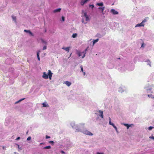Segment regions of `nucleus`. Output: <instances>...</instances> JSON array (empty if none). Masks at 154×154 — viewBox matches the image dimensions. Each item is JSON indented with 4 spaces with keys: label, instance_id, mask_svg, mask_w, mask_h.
<instances>
[{
    "label": "nucleus",
    "instance_id": "nucleus-22",
    "mask_svg": "<svg viewBox=\"0 0 154 154\" xmlns=\"http://www.w3.org/2000/svg\"><path fill=\"white\" fill-rule=\"evenodd\" d=\"M42 105L43 107H48V105L45 103H42Z\"/></svg>",
    "mask_w": 154,
    "mask_h": 154
},
{
    "label": "nucleus",
    "instance_id": "nucleus-1",
    "mask_svg": "<svg viewBox=\"0 0 154 154\" xmlns=\"http://www.w3.org/2000/svg\"><path fill=\"white\" fill-rule=\"evenodd\" d=\"M77 53L79 57L82 56V58H83L85 56V55L86 53V52H81L79 51H77Z\"/></svg>",
    "mask_w": 154,
    "mask_h": 154
},
{
    "label": "nucleus",
    "instance_id": "nucleus-6",
    "mask_svg": "<svg viewBox=\"0 0 154 154\" xmlns=\"http://www.w3.org/2000/svg\"><path fill=\"white\" fill-rule=\"evenodd\" d=\"M144 26V24L143 23L141 22L140 23H138L135 26V27L139 26Z\"/></svg>",
    "mask_w": 154,
    "mask_h": 154
},
{
    "label": "nucleus",
    "instance_id": "nucleus-14",
    "mask_svg": "<svg viewBox=\"0 0 154 154\" xmlns=\"http://www.w3.org/2000/svg\"><path fill=\"white\" fill-rule=\"evenodd\" d=\"M96 5L99 6H103V2H101L100 3H97Z\"/></svg>",
    "mask_w": 154,
    "mask_h": 154
},
{
    "label": "nucleus",
    "instance_id": "nucleus-44",
    "mask_svg": "<svg viewBox=\"0 0 154 154\" xmlns=\"http://www.w3.org/2000/svg\"><path fill=\"white\" fill-rule=\"evenodd\" d=\"M109 121H111V118L110 117H109Z\"/></svg>",
    "mask_w": 154,
    "mask_h": 154
},
{
    "label": "nucleus",
    "instance_id": "nucleus-46",
    "mask_svg": "<svg viewBox=\"0 0 154 154\" xmlns=\"http://www.w3.org/2000/svg\"><path fill=\"white\" fill-rule=\"evenodd\" d=\"M87 49H86L85 50V52L87 51Z\"/></svg>",
    "mask_w": 154,
    "mask_h": 154
},
{
    "label": "nucleus",
    "instance_id": "nucleus-13",
    "mask_svg": "<svg viewBox=\"0 0 154 154\" xmlns=\"http://www.w3.org/2000/svg\"><path fill=\"white\" fill-rule=\"evenodd\" d=\"M65 82L66 85L68 86H69L71 85V82L67 81Z\"/></svg>",
    "mask_w": 154,
    "mask_h": 154
},
{
    "label": "nucleus",
    "instance_id": "nucleus-17",
    "mask_svg": "<svg viewBox=\"0 0 154 154\" xmlns=\"http://www.w3.org/2000/svg\"><path fill=\"white\" fill-rule=\"evenodd\" d=\"M147 96H148V97L149 98H152L154 99V97L152 94H148L147 95Z\"/></svg>",
    "mask_w": 154,
    "mask_h": 154
},
{
    "label": "nucleus",
    "instance_id": "nucleus-21",
    "mask_svg": "<svg viewBox=\"0 0 154 154\" xmlns=\"http://www.w3.org/2000/svg\"><path fill=\"white\" fill-rule=\"evenodd\" d=\"M77 36V34L76 33L73 34L72 36V37L75 38Z\"/></svg>",
    "mask_w": 154,
    "mask_h": 154
},
{
    "label": "nucleus",
    "instance_id": "nucleus-35",
    "mask_svg": "<svg viewBox=\"0 0 154 154\" xmlns=\"http://www.w3.org/2000/svg\"><path fill=\"white\" fill-rule=\"evenodd\" d=\"M109 125H111L112 126V124H114L112 123L111 121H109Z\"/></svg>",
    "mask_w": 154,
    "mask_h": 154
},
{
    "label": "nucleus",
    "instance_id": "nucleus-18",
    "mask_svg": "<svg viewBox=\"0 0 154 154\" xmlns=\"http://www.w3.org/2000/svg\"><path fill=\"white\" fill-rule=\"evenodd\" d=\"M124 125L127 127V129H128L130 127V125H129L128 124H124Z\"/></svg>",
    "mask_w": 154,
    "mask_h": 154
},
{
    "label": "nucleus",
    "instance_id": "nucleus-15",
    "mask_svg": "<svg viewBox=\"0 0 154 154\" xmlns=\"http://www.w3.org/2000/svg\"><path fill=\"white\" fill-rule=\"evenodd\" d=\"M98 40H99V39H95V40H94L93 41V45H94V44H95V43L96 42H97L98 41Z\"/></svg>",
    "mask_w": 154,
    "mask_h": 154
},
{
    "label": "nucleus",
    "instance_id": "nucleus-41",
    "mask_svg": "<svg viewBox=\"0 0 154 154\" xmlns=\"http://www.w3.org/2000/svg\"><path fill=\"white\" fill-rule=\"evenodd\" d=\"M61 152L63 153V154H65V152H64V151L62 150L61 151Z\"/></svg>",
    "mask_w": 154,
    "mask_h": 154
},
{
    "label": "nucleus",
    "instance_id": "nucleus-11",
    "mask_svg": "<svg viewBox=\"0 0 154 154\" xmlns=\"http://www.w3.org/2000/svg\"><path fill=\"white\" fill-rule=\"evenodd\" d=\"M87 1V0H82L81 2V4L82 5H83L85 3H86Z\"/></svg>",
    "mask_w": 154,
    "mask_h": 154
},
{
    "label": "nucleus",
    "instance_id": "nucleus-10",
    "mask_svg": "<svg viewBox=\"0 0 154 154\" xmlns=\"http://www.w3.org/2000/svg\"><path fill=\"white\" fill-rule=\"evenodd\" d=\"M61 10V9L60 8H59L58 9H56L53 11L54 13H56L57 12H59Z\"/></svg>",
    "mask_w": 154,
    "mask_h": 154
},
{
    "label": "nucleus",
    "instance_id": "nucleus-45",
    "mask_svg": "<svg viewBox=\"0 0 154 154\" xmlns=\"http://www.w3.org/2000/svg\"><path fill=\"white\" fill-rule=\"evenodd\" d=\"M83 72V75H85V72Z\"/></svg>",
    "mask_w": 154,
    "mask_h": 154
},
{
    "label": "nucleus",
    "instance_id": "nucleus-31",
    "mask_svg": "<svg viewBox=\"0 0 154 154\" xmlns=\"http://www.w3.org/2000/svg\"><path fill=\"white\" fill-rule=\"evenodd\" d=\"M50 137H51L50 136H48V135H46L45 136V138L46 139L50 138Z\"/></svg>",
    "mask_w": 154,
    "mask_h": 154
},
{
    "label": "nucleus",
    "instance_id": "nucleus-20",
    "mask_svg": "<svg viewBox=\"0 0 154 154\" xmlns=\"http://www.w3.org/2000/svg\"><path fill=\"white\" fill-rule=\"evenodd\" d=\"M40 52V50H39V51H38L37 52V58L40 57L39 56V54Z\"/></svg>",
    "mask_w": 154,
    "mask_h": 154
},
{
    "label": "nucleus",
    "instance_id": "nucleus-30",
    "mask_svg": "<svg viewBox=\"0 0 154 154\" xmlns=\"http://www.w3.org/2000/svg\"><path fill=\"white\" fill-rule=\"evenodd\" d=\"M31 137H29L27 138V140H31Z\"/></svg>",
    "mask_w": 154,
    "mask_h": 154
},
{
    "label": "nucleus",
    "instance_id": "nucleus-7",
    "mask_svg": "<svg viewBox=\"0 0 154 154\" xmlns=\"http://www.w3.org/2000/svg\"><path fill=\"white\" fill-rule=\"evenodd\" d=\"M24 31L28 33L32 36H33V34L29 30H24Z\"/></svg>",
    "mask_w": 154,
    "mask_h": 154
},
{
    "label": "nucleus",
    "instance_id": "nucleus-32",
    "mask_svg": "<svg viewBox=\"0 0 154 154\" xmlns=\"http://www.w3.org/2000/svg\"><path fill=\"white\" fill-rule=\"evenodd\" d=\"M46 48H47L46 46H45L43 47V50H45L46 49Z\"/></svg>",
    "mask_w": 154,
    "mask_h": 154
},
{
    "label": "nucleus",
    "instance_id": "nucleus-50",
    "mask_svg": "<svg viewBox=\"0 0 154 154\" xmlns=\"http://www.w3.org/2000/svg\"><path fill=\"white\" fill-rule=\"evenodd\" d=\"M143 44H142V46H143Z\"/></svg>",
    "mask_w": 154,
    "mask_h": 154
},
{
    "label": "nucleus",
    "instance_id": "nucleus-25",
    "mask_svg": "<svg viewBox=\"0 0 154 154\" xmlns=\"http://www.w3.org/2000/svg\"><path fill=\"white\" fill-rule=\"evenodd\" d=\"M89 7H90L91 8V9H92L94 8V5H89Z\"/></svg>",
    "mask_w": 154,
    "mask_h": 154
},
{
    "label": "nucleus",
    "instance_id": "nucleus-34",
    "mask_svg": "<svg viewBox=\"0 0 154 154\" xmlns=\"http://www.w3.org/2000/svg\"><path fill=\"white\" fill-rule=\"evenodd\" d=\"M80 67H81V71L82 72H83V68L82 66H81Z\"/></svg>",
    "mask_w": 154,
    "mask_h": 154
},
{
    "label": "nucleus",
    "instance_id": "nucleus-3",
    "mask_svg": "<svg viewBox=\"0 0 154 154\" xmlns=\"http://www.w3.org/2000/svg\"><path fill=\"white\" fill-rule=\"evenodd\" d=\"M42 77L45 79H47L48 78V75L46 74L45 72H44L43 73V75H42Z\"/></svg>",
    "mask_w": 154,
    "mask_h": 154
},
{
    "label": "nucleus",
    "instance_id": "nucleus-12",
    "mask_svg": "<svg viewBox=\"0 0 154 154\" xmlns=\"http://www.w3.org/2000/svg\"><path fill=\"white\" fill-rule=\"evenodd\" d=\"M99 112L100 113V116L102 118H103V111H102L101 110H99Z\"/></svg>",
    "mask_w": 154,
    "mask_h": 154
},
{
    "label": "nucleus",
    "instance_id": "nucleus-28",
    "mask_svg": "<svg viewBox=\"0 0 154 154\" xmlns=\"http://www.w3.org/2000/svg\"><path fill=\"white\" fill-rule=\"evenodd\" d=\"M49 143H51L52 145L54 144V142L52 141H50L49 142Z\"/></svg>",
    "mask_w": 154,
    "mask_h": 154
},
{
    "label": "nucleus",
    "instance_id": "nucleus-47",
    "mask_svg": "<svg viewBox=\"0 0 154 154\" xmlns=\"http://www.w3.org/2000/svg\"><path fill=\"white\" fill-rule=\"evenodd\" d=\"M42 144H43V143H40V145H42Z\"/></svg>",
    "mask_w": 154,
    "mask_h": 154
},
{
    "label": "nucleus",
    "instance_id": "nucleus-40",
    "mask_svg": "<svg viewBox=\"0 0 154 154\" xmlns=\"http://www.w3.org/2000/svg\"><path fill=\"white\" fill-rule=\"evenodd\" d=\"M130 125V127H132L133 126H134V125L133 124H131V125Z\"/></svg>",
    "mask_w": 154,
    "mask_h": 154
},
{
    "label": "nucleus",
    "instance_id": "nucleus-9",
    "mask_svg": "<svg viewBox=\"0 0 154 154\" xmlns=\"http://www.w3.org/2000/svg\"><path fill=\"white\" fill-rule=\"evenodd\" d=\"M105 7H99L98 8V9H99L101 10L102 13L103 14V11L105 9Z\"/></svg>",
    "mask_w": 154,
    "mask_h": 154
},
{
    "label": "nucleus",
    "instance_id": "nucleus-27",
    "mask_svg": "<svg viewBox=\"0 0 154 154\" xmlns=\"http://www.w3.org/2000/svg\"><path fill=\"white\" fill-rule=\"evenodd\" d=\"M12 18L13 20L15 21V22H16V18L15 17L12 16Z\"/></svg>",
    "mask_w": 154,
    "mask_h": 154
},
{
    "label": "nucleus",
    "instance_id": "nucleus-49",
    "mask_svg": "<svg viewBox=\"0 0 154 154\" xmlns=\"http://www.w3.org/2000/svg\"><path fill=\"white\" fill-rule=\"evenodd\" d=\"M118 59H120V58H119Z\"/></svg>",
    "mask_w": 154,
    "mask_h": 154
},
{
    "label": "nucleus",
    "instance_id": "nucleus-37",
    "mask_svg": "<svg viewBox=\"0 0 154 154\" xmlns=\"http://www.w3.org/2000/svg\"><path fill=\"white\" fill-rule=\"evenodd\" d=\"M146 20L144 19V20H143V21H142V23H144L145 22H146Z\"/></svg>",
    "mask_w": 154,
    "mask_h": 154
},
{
    "label": "nucleus",
    "instance_id": "nucleus-2",
    "mask_svg": "<svg viewBox=\"0 0 154 154\" xmlns=\"http://www.w3.org/2000/svg\"><path fill=\"white\" fill-rule=\"evenodd\" d=\"M84 133L87 135L91 136L93 135V134L91 132L88 130H85L84 131Z\"/></svg>",
    "mask_w": 154,
    "mask_h": 154
},
{
    "label": "nucleus",
    "instance_id": "nucleus-16",
    "mask_svg": "<svg viewBox=\"0 0 154 154\" xmlns=\"http://www.w3.org/2000/svg\"><path fill=\"white\" fill-rule=\"evenodd\" d=\"M51 148V147L50 146H46L43 148L44 149H49Z\"/></svg>",
    "mask_w": 154,
    "mask_h": 154
},
{
    "label": "nucleus",
    "instance_id": "nucleus-33",
    "mask_svg": "<svg viewBox=\"0 0 154 154\" xmlns=\"http://www.w3.org/2000/svg\"><path fill=\"white\" fill-rule=\"evenodd\" d=\"M62 20H63V21H64V20H65L64 17L63 16H62Z\"/></svg>",
    "mask_w": 154,
    "mask_h": 154
},
{
    "label": "nucleus",
    "instance_id": "nucleus-43",
    "mask_svg": "<svg viewBox=\"0 0 154 154\" xmlns=\"http://www.w3.org/2000/svg\"><path fill=\"white\" fill-rule=\"evenodd\" d=\"M37 58H38V61H40V57H39Z\"/></svg>",
    "mask_w": 154,
    "mask_h": 154
},
{
    "label": "nucleus",
    "instance_id": "nucleus-36",
    "mask_svg": "<svg viewBox=\"0 0 154 154\" xmlns=\"http://www.w3.org/2000/svg\"><path fill=\"white\" fill-rule=\"evenodd\" d=\"M20 137H19L16 138V140H20Z\"/></svg>",
    "mask_w": 154,
    "mask_h": 154
},
{
    "label": "nucleus",
    "instance_id": "nucleus-5",
    "mask_svg": "<svg viewBox=\"0 0 154 154\" xmlns=\"http://www.w3.org/2000/svg\"><path fill=\"white\" fill-rule=\"evenodd\" d=\"M111 12H112L113 14H118V12L116 11L114 9H112L111 10Z\"/></svg>",
    "mask_w": 154,
    "mask_h": 154
},
{
    "label": "nucleus",
    "instance_id": "nucleus-26",
    "mask_svg": "<svg viewBox=\"0 0 154 154\" xmlns=\"http://www.w3.org/2000/svg\"><path fill=\"white\" fill-rule=\"evenodd\" d=\"M154 128V127H152V126H150V127H149L148 129L149 130H152V128Z\"/></svg>",
    "mask_w": 154,
    "mask_h": 154
},
{
    "label": "nucleus",
    "instance_id": "nucleus-38",
    "mask_svg": "<svg viewBox=\"0 0 154 154\" xmlns=\"http://www.w3.org/2000/svg\"><path fill=\"white\" fill-rule=\"evenodd\" d=\"M84 16H85V17H87V16H88V15L86 13H85L84 14Z\"/></svg>",
    "mask_w": 154,
    "mask_h": 154
},
{
    "label": "nucleus",
    "instance_id": "nucleus-39",
    "mask_svg": "<svg viewBox=\"0 0 154 154\" xmlns=\"http://www.w3.org/2000/svg\"><path fill=\"white\" fill-rule=\"evenodd\" d=\"M149 138H151V139H152L154 140V137L153 136L150 137Z\"/></svg>",
    "mask_w": 154,
    "mask_h": 154
},
{
    "label": "nucleus",
    "instance_id": "nucleus-42",
    "mask_svg": "<svg viewBox=\"0 0 154 154\" xmlns=\"http://www.w3.org/2000/svg\"><path fill=\"white\" fill-rule=\"evenodd\" d=\"M97 154H103V153H100L99 152H97Z\"/></svg>",
    "mask_w": 154,
    "mask_h": 154
},
{
    "label": "nucleus",
    "instance_id": "nucleus-48",
    "mask_svg": "<svg viewBox=\"0 0 154 154\" xmlns=\"http://www.w3.org/2000/svg\"><path fill=\"white\" fill-rule=\"evenodd\" d=\"M14 154H16V152H14Z\"/></svg>",
    "mask_w": 154,
    "mask_h": 154
},
{
    "label": "nucleus",
    "instance_id": "nucleus-24",
    "mask_svg": "<svg viewBox=\"0 0 154 154\" xmlns=\"http://www.w3.org/2000/svg\"><path fill=\"white\" fill-rule=\"evenodd\" d=\"M42 43H44L45 44H47V42H46V41H45L42 39Z\"/></svg>",
    "mask_w": 154,
    "mask_h": 154
},
{
    "label": "nucleus",
    "instance_id": "nucleus-4",
    "mask_svg": "<svg viewBox=\"0 0 154 154\" xmlns=\"http://www.w3.org/2000/svg\"><path fill=\"white\" fill-rule=\"evenodd\" d=\"M48 77L49 76L50 79H51L52 75V73L51 72V71L50 70H48Z\"/></svg>",
    "mask_w": 154,
    "mask_h": 154
},
{
    "label": "nucleus",
    "instance_id": "nucleus-29",
    "mask_svg": "<svg viewBox=\"0 0 154 154\" xmlns=\"http://www.w3.org/2000/svg\"><path fill=\"white\" fill-rule=\"evenodd\" d=\"M85 18H86V19H85L86 21H88L89 20V18L88 16H87V17H85Z\"/></svg>",
    "mask_w": 154,
    "mask_h": 154
},
{
    "label": "nucleus",
    "instance_id": "nucleus-23",
    "mask_svg": "<svg viewBox=\"0 0 154 154\" xmlns=\"http://www.w3.org/2000/svg\"><path fill=\"white\" fill-rule=\"evenodd\" d=\"M112 126L113 127V128L115 129L116 131H117V127L115 126L114 124H112Z\"/></svg>",
    "mask_w": 154,
    "mask_h": 154
},
{
    "label": "nucleus",
    "instance_id": "nucleus-8",
    "mask_svg": "<svg viewBox=\"0 0 154 154\" xmlns=\"http://www.w3.org/2000/svg\"><path fill=\"white\" fill-rule=\"evenodd\" d=\"M70 47H67L66 48L63 47L62 49L65 50L66 51H67L68 52L69 51Z\"/></svg>",
    "mask_w": 154,
    "mask_h": 154
},
{
    "label": "nucleus",
    "instance_id": "nucleus-19",
    "mask_svg": "<svg viewBox=\"0 0 154 154\" xmlns=\"http://www.w3.org/2000/svg\"><path fill=\"white\" fill-rule=\"evenodd\" d=\"M25 98H22V99H21L20 100H19L18 101H17V102H16L15 103L16 104V103H18L19 102L22 101V100H24L25 99Z\"/></svg>",
    "mask_w": 154,
    "mask_h": 154
}]
</instances>
